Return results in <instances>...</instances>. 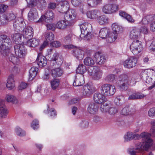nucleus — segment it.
I'll return each instance as SVG.
<instances>
[{"label":"nucleus","instance_id":"obj_7","mask_svg":"<svg viewBox=\"0 0 155 155\" xmlns=\"http://www.w3.org/2000/svg\"><path fill=\"white\" fill-rule=\"evenodd\" d=\"M89 74L93 76V78L95 80H98L101 78L102 71L97 66H91L87 69Z\"/></svg>","mask_w":155,"mask_h":155},{"label":"nucleus","instance_id":"obj_27","mask_svg":"<svg viewBox=\"0 0 155 155\" xmlns=\"http://www.w3.org/2000/svg\"><path fill=\"white\" fill-rule=\"evenodd\" d=\"M98 107V104L92 103L89 104L87 110L90 113L94 114L97 112Z\"/></svg>","mask_w":155,"mask_h":155},{"label":"nucleus","instance_id":"obj_33","mask_svg":"<svg viewBox=\"0 0 155 155\" xmlns=\"http://www.w3.org/2000/svg\"><path fill=\"white\" fill-rule=\"evenodd\" d=\"M98 10H94L88 11L87 13V15L88 18L94 19L98 18Z\"/></svg>","mask_w":155,"mask_h":155},{"label":"nucleus","instance_id":"obj_39","mask_svg":"<svg viewBox=\"0 0 155 155\" xmlns=\"http://www.w3.org/2000/svg\"><path fill=\"white\" fill-rule=\"evenodd\" d=\"M109 32V30L107 28H102L100 31L99 36L102 38H106Z\"/></svg>","mask_w":155,"mask_h":155},{"label":"nucleus","instance_id":"obj_26","mask_svg":"<svg viewBox=\"0 0 155 155\" xmlns=\"http://www.w3.org/2000/svg\"><path fill=\"white\" fill-rule=\"evenodd\" d=\"M6 87L9 90H11L15 87V81L14 80V75H10L7 80Z\"/></svg>","mask_w":155,"mask_h":155},{"label":"nucleus","instance_id":"obj_63","mask_svg":"<svg viewBox=\"0 0 155 155\" xmlns=\"http://www.w3.org/2000/svg\"><path fill=\"white\" fill-rule=\"evenodd\" d=\"M108 112L110 114L113 115L117 112V110L115 108L111 107L108 109Z\"/></svg>","mask_w":155,"mask_h":155},{"label":"nucleus","instance_id":"obj_36","mask_svg":"<svg viewBox=\"0 0 155 155\" xmlns=\"http://www.w3.org/2000/svg\"><path fill=\"white\" fill-rule=\"evenodd\" d=\"M0 108V117L2 118H5L8 114L7 109L4 107V104Z\"/></svg>","mask_w":155,"mask_h":155},{"label":"nucleus","instance_id":"obj_16","mask_svg":"<svg viewBox=\"0 0 155 155\" xmlns=\"http://www.w3.org/2000/svg\"><path fill=\"white\" fill-rule=\"evenodd\" d=\"M95 91L94 88L89 84H87L84 85L83 88V96H89L93 94Z\"/></svg>","mask_w":155,"mask_h":155},{"label":"nucleus","instance_id":"obj_21","mask_svg":"<svg viewBox=\"0 0 155 155\" xmlns=\"http://www.w3.org/2000/svg\"><path fill=\"white\" fill-rule=\"evenodd\" d=\"M51 61H55L58 66L60 65L63 62V59L62 57L59 55V54L55 52L53 54L51 58Z\"/></svg>","mask_w":155,"mask_h":155},{"label":"nucleus","instance_id":"obj_62","mask_svg":"<svg viewBox=\"0 0 155 155\" xmlns=\"http://www.w3.org/2000/svg\"><path fill=\"white\" fill-rule=\"evenodd\" d=\"M56 6V4L54 2H50L48 5V8L53 10L54 9Z\"/></svg>","mask_w":155,"mask_h":155},{"label":"nucleus","instance_id":"obj_8","mask_svg":"<svg viewBox=\"0 0 155 155\" xmlns=\"http://www.w3.org/2000/svg\"><path fill=\"white\" fill-rule=\"evenodd\" d=\"M76 16V13L74 10L69 9L65 14L64 18L65 20L69 21L68 25H71L75 22Z\"/></svg>","mask_w":155,"mask_h":155},{"label":"nucleus","instance_id":"obj_30","mask_svg":"<svg viewBox=\"0 0 155 155\" xmlns=\"http://www.w3.org/2000/svg\"><path fill=\"white\" fill-rule=\"evenodd\" d=\"M97 21L101 25H104L108 23V18L104 15L99 16L97 19Z\"/></svg>","mask_w":155,"mask_h":155},{"label":"nucleus","instance_id":"obj_24","mask_svg":"<svg viewBox=\"0 0 155 155\" xmlns=\"http://www.w3.org/2000/svg\"><path fill=\"white\" fill-rule=\"evenodd\" d=\"M150 135L148 133L143 132L141 133L140 135L138 134H133L132 140H137L140 138H142L143 139L144 138L147 139L150 138Z\"/></svg>","mask_w":155,"mask_h":155},{"label":"nucleus","instance_id":"obj_25","mask_svg":"<svg viewBox=\"0 0 155 155\" xmlns=\"http://www.w3.org/2000/svg\"><path fill=\"white\" fill-rule=\"evenodd\" d=\"M136 111L134 108H130L126 107L123 108L121 111V114L123 115H127L134 113Z\"/></svg>","mask_w":155,"mask_h":155},{"label":"nucleus","instance_id":"obj_10","mask_svg":"<svg viewBox=\"0 0 155 155\" xmlns=\"http://www.w3.org/2000/svg\"><path fill=\"white\" fill-rule=\"evenodd\" d=\"M13 25L15 30L17 32L22 31L26 27V24L23 19L21 18L16 19L13 23Z\"/></svg>","mask_w":155,"mask_h":155},{"label":"nucleus","instance_id":"obj_20","mask_svg":"<svg viewBox=\"0 0 155 155\" xmlns=\"http://www.w3.org/2000/svg\"><path fill=\"white\" fill-rule=\"evenodd\" d=\"M73 55L79 60H82L84 55L83 50L78 48H76L73 50Z\"/></svg>","mask_w":155,"mask_h":155},{"label":"nucleus","instance_id":"obj_52","mask_svg":"<svg viewBox=\"0 0 155 155\" xmlns=\"http://www.w3.org/2000/svg\"><path fill=\"white\" fill-rule=\"evenodd\" d=\"M47 29L48 30L54 31L56 28V24H46Z\"/></svg>","mask_w":155,"mask_h":155},{"label":"nucleus","instance_id":"obj_5","mask_svg":"<svg viewBox=\"0 0 155 155\" xmlns=\"http://www.w3.org/2000/svg\"><path fill=\"white\" fill-rule=\"evenodd\" d=\"M115 91V87L113 85L106 84L102 85L101 87V92L105 96L113 95Z\"/></svg>","mask_w":155,"mask_h":155},{"label":"nucleus","instance_id":"obj_50","mask_svg":"<svg viewBox=\"0 0 155 155\" xmlns=\"http://www.w3.org/2000/svg\"><path fill=\"white\" fill-rule=\"evenodd\" d=\"M106 61V59L104 56L101 55L100 58H98L96 60L97 64L99 65H101L104 64Z\"/></svg>","mask_w":155,"mask_h":155},{"label":"nucleus","instance_id":"obj_23","mask_svg":"<svg viewBox=\"0 0 155 155\" xmlns=\"http://www.w3.org/2000/svg\"><path fill=\"white\" fill-rule=\"evenodd\" d=\"M84 83V76L83 74L79 75L74 80L73 85L74 86H81Z\"/></svg>","mask_w":155,"mask_h":155},{"label":"nucleus","instance_id":"obj_47","mask_svg":"<svg viewBox=\"0 0 155 155\" xmlns=\"http://www.w3.org/2000/svg\"><path fill=\"white\" fill-rule=\"evenodd\" d=\"M115 75L110 74L108 75L105 78V80L107 82H113L115 79Z\"/></svg>","mask_w":155,"mask_h":155},{"label":"nucleus","instance_id":"obj_32","mask_svg":"<svg viewBox=\"0 0 155 155\" xmlns=\"http://www.w3.org/2000/svg\"><path fill=\"white\" fill-rule=\"evenodd\" d=\"M12 40L14 42L16 43V44H18L21 42L22 35L20 33H16L13 34L11 36Z\"/></svg>","mask_w":155,"mask_h":155},{"label":"nucleus","instance_id":"obj_61","mask_svg":"<svg viewBox=\"0 0 155 155\" xmlns=\"http://www.w3.org/2000/svg\"><path fill=\"white\" fill-rule=\"evenodd\" d=\"M128 99L130 100H138L137 92L134 93L130 95Z\"/></svg>","mask_w":155,"mask_h":155},{"label":"nucleus","instance_id":"obj_48","mask_svg":"<svg viewBox=\"0 0 155 155\" xmlns=\"http://www.w3.org/2000/svg\"><path fill=\"white\" fill-rule=\"evenodd\" d=\"M15 130L17 134L19 136H24L26 134L25 131L19 127H16Z\"/></svg>","mask_w":155,"mask_h":155},{"label":"nucleus","instance_id":"obj_34","mask_svg":"<svg viewBox=\"0 0 155 155\" xmlns=\"http://www.w3.org/2000/svg\"><path fill=\"white\" fill-rule=\"evenodd\" d=\"M119 14L120 16L125 18L128 21L131 23L134 22V20L130 15L126 13L125 12L123 11H120Z\"/></svg>","mask_w":155,"mask_h":155},{"label":"nucleus","instance_id":"obj_6","mask_svg":"<svg viewBox=\"0 0 155 155\" xmlns=\"http://www.w3.org/2000/svg\"><path fill=\"white\" fill-rule=\"evenodd\" d=\"M14 48L16 56L20 59L24 58L27 54V49L22 44H16Z\"/></svg>","mask_w":155,"mask_h":155},{"label":"nucleus","instance_id":"obj_58","mask_svg":"<svg viewBox=\"0 0 155 155\" xmlns=\"http://www.w3.org/2000/svg\"><path fill=\"white\" fill-rule=\"evenodd\" d=\"M148 29L145 26H143L140 29L139 32L140 33H143L144 34H147L148 32Z\"/></svg>","mask_w":155,"mask_h":155},{"label":"nucleus","instance_id":"obj_43","mask_svg":"<svg viewBox=\"0 0 155 155\" xmlns=\"http://www.w3.org/2000/svg\"><path fill=\"white\" fill-rule=\"evenodd\" d=\"M9 60L14 64H17L20 63V59L17 57H15L11 54L9 57Z\"/></svg>","mask_w":155,"mask_h":155},{"label":"nucleus","instance_id":"obj_53","mask_svg":"<svg viewBox=\"0 0 155 155\" xmlns=\"http://www.w3.org/2000/svg\"><path fill=\"white\" fill-rule=\"evenodd\" d=\"M112 27L113 32L117 34V32L120 31V27L115 24H113L112 25Z\"/></svg>","mask_w":155,"mask_h":155},{"label":"nucleus","instance_id":"obj_57","mask_svg":"<svg viewBox=\"0 0 155 155\" xmlns=\"http://www.w3.org/2000/svg\"><path fill=\"white\" fill-rule=\"evenodd\" d=\"M123 98V97L122 96L117 97L116 98L114 101L117 105H119L121 104V99Z\"/></svg>","mask_w":155,"mask_h":155},{"label":"nucleus","instance_id":"obj_35","mask_svg":"<svg viewBox=\"0 0 155 155\" xmlns=\"http://www.w3.org/2000/svg\"><path fill=\"white\" fill-rule=\"evenodd\" d=\"M117 34L113 31L109 34L107 38V41L109 43H111L115 41L117 38Z\"/></svg>","mask_w":155,"mask_h":155},{"label":"nucleus","instance_id":"obj_60","mask_svg":"<svg viewBox=\"0 0 155 155\" xmlns=\"http://www.w3.org/2000/svg\"><path fill=\"white\" fill-rule=\"evenodd\" d=\"M50 44L53 47L55 48H58L61 45L60 43L58 41H55L54 42H51Z\"/></svg>","mask_w":155,"mask_h":155},{"label":"nucleus","instance_id":"obj_9","mask_svg":"<svg viewBox=\"0 0 155 155\" xmlns=\"http://www.w3.org/2000/svg\"><path fill=\"white\" fill-rule=\"evenodd\" d=\"M142 42L136 40L133 41L130 46V49L134 55H137L140 52L142 48Z\"/></svg>","mask_w":155,"mask_h":155},{"label":"nucleus","instance_id":"obj_19","mask_svg":"<svg viewBox=\"0 0 155 155\" xmlns=\"http://www.w3.org/2000/svg\"><path fill=\"white\" fill-rule=\"evenodd\" d=\"M36 61L37 64L40 67L46 66L47 64V60L45 57L41 54H38Z\"/></svg>","mask_w":155,"mask_h":155},{"label":"nucleus","instance_id":"obj_18","mask_svg":"<svg viewBox=\"0 0 155 155\" xmlns=\"http://www.w3.org/2000/svg\"><path fill=\"white\" fill-rule=\"evenodd\" d=\"M64 73V71L63 69L60 67L53 69L51 71V75L54 78L61 77Z\"/></svg>","mask_w":155,"mask_h":155},{"label":"nucleus","instance_id":"obj_45","mask_svg":"<svg viewBox=\"0 0 155 155\" xmlns=\"http://www.w3.org/2000/svg\"><path fill=\"white\" fill-rule=\"evenodd\" d=\"M152 15L147 16L145 18H143L142 20L143 23L144 24H148L149 22L154 20Z\"/></svg>","mask_w":155,"mask_h":155},{"label":"nucleus","instance_id":"obj_49","mask_svg":"<svg viewBox=\"0 0 155 155\" xmlns=\"http://www.w3.org/2000/svg\"><path fill=\"white\" fill-rule=\"evenodd\" d=\"M133 134L131 132H127L124 136L125 141H128L132 140Z\"/></svg>","mask_w":155,"mask_h":155},{"label":"nucleus","instance_id":"obj_31","mask_svg":"<svg viewBox=\"0 0 155 155\" xmlns=\"http://www.w3.org/2000/svg\"><path fill=\"white\" fill-rule=\"evenodd\" d=\"M140 34L139 30L137 28H135L130 31V37L132 39H137L138 38Z\"/></svg>","mask_w":155,"mask_h":155},{"label":"nucleus","instance_id":"obj_17","mask_svg":"<svg viewBox=\"0 0 155 155\" xmlns=\"http://www.w3.org/2000/svg\"><path fill=\"white\" fill-rule=\"evenodd\" d=\"M93 99L94 101L98 104H102L106 101L105 96L99 93H96L94 94Z\"/></svg>","mask_w":155,"mask_h":155},{"label":"nucleus","instance_id":"obj_64","mask_svg":"<svg viewBox=\"0 0 155 155\" xmlns=\"http://www.w3.org/2000/svg\"><path fill=\"white\" fill-rule=\"evenodd\" d=\"M71 3L73 5L75 6H77L81 3V0H71Z\"/></svg>","mask_w":155,"mask_h":155},{"label":"nucleus","instance_id":"obj_51","mask_svg":"<svg viewBox=\"0 0 155 155\" xmlns=\"http://www.w3.org/2000/svg\"><path fill=\"white\" fill-rule=\"evenodd\" d=\"M103 103L101 106L100 109L103 112H105L108 110L109 106L106 103Z\"/></svg>","mask_w":155,"mask_h":155},{"label":"nucleus","instance_id":"obj_14","mask_svg":"<svg viewBox=\"0 0 155 155\" xmlns=\"http://www.w3.org/2000/svg\"><path fill=\"white\" fill-rule=\"evenodd\" d=\"M22 31L23 38L26 40L31 38L33 35V29L30 27L24 28Z\"/></svg>","mask_w":155,"mask_h":155},{"label":"nucleus","instance_id":"obj_38","mask_svg":"<svg viewBox=\"0 0 155 155\" xmlns=\"http://www.w3.org/2000/svg\"><path fill=\"white\" fill-rule=\"evenodd\" d=\"M66 21L65 20L59 21L56 24V28L60 29L65 28L68 25Z\"/></svg>","mask_w":155,"mask_h":155},{"label":"nucleus","instance_id":"obj_22","mask_svg":"<svg viewBox=\"0 0 155 155\" xmlns=\"http://www.w3.org/2000/svg\"><path fill=\"white\" fill-rule=\"evenodd\" d=\"M38 17V15L36 9L35 8L31 9L28 14L29 20L32 21L37 19Z\"/></svg>","mask_w":155,"mask_h":155},{"label":"nucleus","instance_id":"obj_3","mask_svg":"<svg viewBox=\"0 0 155 155\" xmlns=\"http://www.w3.org/2000/svg\"><path fill=\"white\" fill-rule=\"evenodd\" d=\"M81 35V37H84L89 39L91 38V32L92 31V26L91 24L87 23H84L80 26Z\"/></svg>","mask_w":155,"mask_h":155},{"label":"nucleus","instance_id":"obj_59","mask_svg":"<svg viewBox=\"0 0 155 155\" xmlns=\"http://www.w3.org/2000/svg\"><path fill=\"white\" fill-rule=\"evenodd\" d=\"M148 115L150 117H153L155 115V108L153 107L150 108L148 111Z\"/></svg>","mask_w":155,"mask_h":155},{"label":"nucleus","instance_id":"obj_44","mask_svg":"<svg viewBox=\"0 0 155 155\" xmlns=\"http://www.w3.org/2000/svg\"><path fill=\"white\" fill-rule=\"evenodd\" d=\"M87 71L86 67L83 64H80L76 70L77 73L83 74Z\"/></svg>","mask_w":155,"mask_h":155},{"label":"nucleus","instance_id":"obj_2","mask_svg":"<svg viewBox=\"0 0 155 155\" xmlns=\"http://www.w3.org/2000/svg\"><path fill=\"white\" fill-rule=\"evenodd\" d=\"M12 42L8 37L5 35H0V52L4 56L9 55Z\"/></svg>","mask_w":155,"mask_h":155},{"label":"nucleus","instance_id":"obj_42","mask_svg":"<svg viewBox=\"0 0 155 155\" xmlns=\"http://www.w3.org/2000/svg\"><path fill=\"white\" fill-rule=\"evenodd\" d=\"M38 69L37 68L32 67L29 71L30 79H33L36 75Z\"/></svg>","mask_w":155,"mask_h":155},{"label":"nucleus","instance_id":"obj_1","mask_svg":"<svg viewBox=\"0 0 155 155\" xmlns=\"http://www.w3.org/2000/svg\"><path fill=\"white\" fill-rule=\"evenodd\" d=\"M136 82L134 78H129L127 75L124 74L119 76L116 84L120 91H124L128 89L129 85L134 84Z\"/></svg>","mask_w":155,"mask_h":155},{"label":"nucleus","instance_id":"obj_12","mask_svg":"<svg viewBox=\"0 0 155 155\" xmlns=\"http://www.w3.org/2000/svg\"><path fill=\"white\" fill-rule=\"evenodd\" d=\"M119 9L118 5L115 4H107L103 6V12L105 14H111Z\"/></svg>","mask_w":155,"mask_h":155},{"label":"nucleus","instance_id":"obj_56","mask_svg":"<svg viewBox=\"0 0 155 155\" xmlns=\"http://www.w3.org/2000/svg\"><path fill=\"white\" fill-rule=\"evenodd\" d=\"M148 48L151 52H155V40L152 41L150 45L148 47Z\"/></svg>","mask_w":155,"mask_h":155},{"label":"nucleus","instance_id":"obj_4","mask_svg":"<svg viewBox=\"0 0 155 155\" xmlns=\"http://www.w3.org/2000/svg\"><path fill=\"white\" fill-rule=\"evenodd\" d=\"M144 138L142 139V142L138 143L135 145V149L140 151L143 150H147L150 147L153 143V140L150 137L146 139Z\"/></svg>","mask_w":155,"mask_h":155},{"label":"nucleus","instance_id":"obj_37","mask_svg":"<svg viewBox=\"0 0 155 155\" xmlns=\"http://www.w3.org/2000/svg\"><path fill=\"white\" fill-rule=\"evenodd\" d=\"M5 99L8 102L16 104L18 102V101L14 96L12 95L7 94L6 96Z\"/></svg>","mask_w":155,"mask_h":155},{"label":"nucleus","instance_id":"obj_40","mask_svg":"<svg viewBox=\"0 0 155 155\" xmlns=\"http://www.w3.org/2000/svg\"><path fill=\"white\" fill-rule=\"evenodd\" d=\"M16 17V15L13 12H10L6 15H4L2 18H4V21L5 19L8 21H11L15 18Z\"/></svg>","mask_w":155,"mask_h":155},{"label":"nucleus","instance_id":"obj_28","mask_svg":"<svg viewBox=\"0 0 155 155\" xmlns=\"http://www.w3.org/2000/svg\"><path fill=\"white\" fill-rule=\"evenodd\" d=\"M60 83V79L55 78L51 80L50 81V84L52 89L55 90L59 87Z\"/></svg>","mask_w":155,"mask_h":155},{"label":"nucleus","instance_id":"obj_13","mask_svg":"<svg viewBox=\"0 0 155 155\" xmlns=\"http://www.w3.org/2000/svg\"><path fill=\"white\" fill-rule=\"evenodd\" d=\"M54 35L52 32H49L46 33L45 36V41L39 48V50L41 51L49 43L54 40Z\"/></svg>","mask_w":155,"mask_h":155},{"label":"nucleus","instance_id":"obj_55","mask_svg":"<svg viewBox=\"0 0 155 155\" xmlns=\"http://www.w3.org/2000/svg\"><path fill=\"white\" fill-rule=\"evenodd\" d=\"M31 127L34 130L37 129L39 127V122L38 120L35 119L32 122Z\"/></svg>","mask_w":155,"mask_h":155},{"label":"nucleus","instance_id":"obj_46","mask_svg":"<svg viewBox=\"0 0 155 155\" xmlns=\"http://www.w3.org/2000/svg\"><path fill=\"white\" fill-rule=\"evenodd\" d=\"M84 62L85 65L88 66L93 65L94 63L93 59L90 57L85 58L84 60Z\"/></svg>","mask_w":155,"mask_h":155},{"label":"nucleus","instance_id":"obj_29","mask_svg":"<svg viewBox=\"0 0 155 155\" xmlns=\"http://www.w3.org/2000/svg\"><path fill=\"white\" fill-rule=\"evenodd\" d=\"M26 42V45L29 47H35L38 45V41L35 38H30Z\"/></svg>","mask_w":155,"mask_h":155},{"label":"nucleus","instance_id":"obj_15","mask_svg":"<svg viewBox=\"0 0 155 155\" xmlns=\"http://www.w3.org/2000/svg\"><path fill=\"white\" fill-rule=\"evenodd\" d=\"M137 59L133 57L128 58L124 62V65L126 68H130L135 66L137 63Z\"/></svg>","mask_w":155,"mask_h":155},{"label":"nucleus","instance_id":"obj_11","mask_svg":"<svg viewBox=\"0 0 155 155\" xmlns=\"http://www.w3.org/2000/svg\"><path fill=\"white\" fill-rule=\"evenodd\" d=\"M54 17V15L53 12L48 10L45 13V15H42L37 22L42 23L45 21L48 23L51 22Z\"/></svg>","mask_w":155,"mask_h":155},{"label":"nucleus","instance_id":"obj_41","mask_svg":"<svg viewBox=\"0 0 155 155\" xmlns=\"http://www.w3.org/2000/svg\"><path fill=\"white\" fill-rule=\"evenodd\" d=\"M60 8L61 9L60 12L64 13L69 8V4L67 1L64 2L61 4Z\"/></svg>","mask_w":155,"mask_h":155},{"label":"nucleus","instance_id":"obj_54","mask_svg":"<svg viewBox=\"0 0 155 155\" xmlns=\"http://www.w3.org/2000/svg\"><path fill=\"white\" fill-rule=\"evenodd\" d=\"M73 36L72 33H70L64 37V41L66 42L70 43L72 40Z\"/></svg>","mask_w":155,"mask_h":155}]
</instances>
